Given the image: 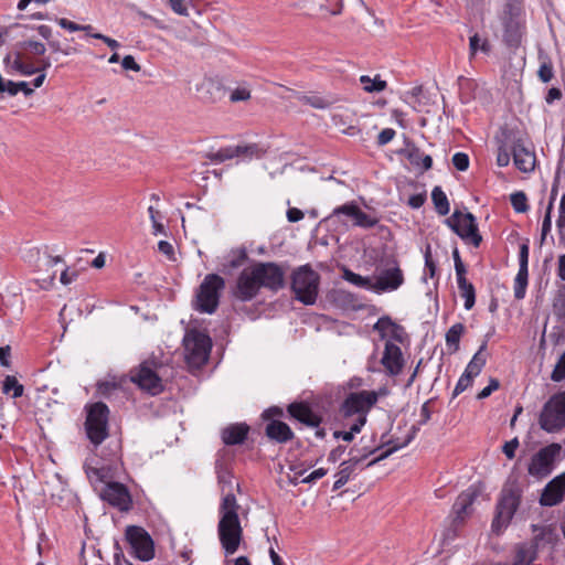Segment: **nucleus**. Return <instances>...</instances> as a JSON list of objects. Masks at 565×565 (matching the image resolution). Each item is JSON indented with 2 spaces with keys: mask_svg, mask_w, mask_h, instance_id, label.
<instances>
[{
  "mask_svg": "<svg viewBox=\"0 0 565 565\" xmlns=\"http://www.w3.org/2000/svg\"><path fill=\"white\" fill-rule=\"evenodd\" d=\"M511 152L515 167L522 172H530L535 167V154L522 139H512Z\"/></svg>",
  "mask_w": 565,
  "mask_h": 565,
  "instance_id": "a211bd4d",
  "label": "nucleus"
},
{
  "mask_svg": "<svg viewBox=\"0 0 565 565\" xmlns=\"http://www.w3.org/2000/svg\"><path fill=\"white\" fill-rule=\"evenodd\" d=\"M250 98V89L246 85H242L232 90L230 100L232 103L246 102Z\"/></svg>",
  "mask_w": 565,
  "mask_h": 565,
  "instance_id": "a18cd8bd",
  "label": "nucleus"
},
{
  "mask_svg": "<svg viewBox=\"0 0 565 565\" xmlns=\"http://www.w3.org/2000/svg\"><path fill=\"white\" fill-rule=\"evenodd\" d=\"M359 81L362 88L367 93H380L387 86L386 81H383L380 75H376L374 78H371L367 75H362Z\"/></svg>",
  "mask_w": 565,
  "mask_h": 565,
  "instance_id": "2f4dec72",
  "label": "nucleus"
},
{
  "mask_svg": "<svg viewBox=\"0 0 565 565\" xmlns=\"http://www.w3.org/2000/svg\"><path fill=\"white\" fill-rule=\"evenodd\" d=\"M376 449H363L360 454L359 450L352 448L350 450V458L340 465V470L335 473V481L333 483V491L341 489L351 478L358 466L365 460L370 455L375 452Z\"/></svg>",
  "mask_w": 565,
  "mask_h": 565,
  "instance_id": "2eb2a0df",
  "label": "nucleus"
},
{
  "mask_svg": "<svg viewBox=\"0 0 565 565\" xmlns=\"http://www.w3.org/2000/svg\"><path fill=\"white\" fill-rule=\"evenodd\" d=\"M519 447V440L518 438H513L511 439L510 441H507L504 445H503V454L509 458V459H512L514 458L515 456V450L516 448Z\"/></svg>",
  "mask_w": 565,
  "mask_h": 565,
  "instance_id": "052dcab7",
  "label": "nucleus"
},
{
  "mask_svg": "<svg viewBox=\"0 0 565 565\" xmlns=\"http://www.w3.org/2000/svg\"><path fill=\"white\" fill-rule=\"evenodd\" d=\"M343 278L356 287L364 288L367 290H373L374 282L372 281V279L370 277H364V276L353 273L350 269H344Z\"/></svg>",
  "mask_w": 565,
  "mask_h": 565,
  "instance_id": "72a5a7b5",
  "label": "nucleus"
},
{
  "mask_svg": "<svg viewBox=\"0 0 565 565\" xmlns=\"http://www.w3.org/2000/svg\"><path fill=\"white\" fill-rule=\"evenodd\" d=\"M23 385L18 382V380L8 375L3 381V393L9 394L12 392V397L18 398L23 395Z\"/></svg>",
  "mask_w": 565,
  "mask_h": 565,
  "instance_id": "58836bf2",
  "label": "nucleus"
},
{
  "mask_svg": "<svg viewBox=\"0 0 565 565\" xmlns=\"http://www.w3.org/2000/svg\"><path fill=\"white\" fill-rule=\"evenodd\" d=\"M345 425H349V430H347V431L335 430L333 433V437L335 439H342L344 441L350 443L353 440L354 434H358L361 430H353V423L352 424L347 423Z\"/></svg>",
  "mask_w": 565,
  "mask_h": 565,
  "instance_id": "6e6d98bb",
  "label": "nucleus"
},
{
  "mask_svg": "<svg viewBox=\"0 0 565 565\" xmlns=\"http://www.w3.org/2000/svg\"><path fill=\"white\" fill-rule=\"evenodd\" d=\"M452 258H454V263H455L456 277L466 275L467 269H466L465 264L461 260L459 250L457 248H455L452 252Z\"/></svg>",
  "mask_w": 565,
  "mask_h": 565,
  "instance_id": "bf43d9fd",
  "label": "nucleus"
},
{
  "mask_svg": "<svg viewBox=\"0 0 565 565\" xmlns=\"http://www.w3.org/2000/svg\"><path fill=\"white\" fill-rule=\"evenodd\" d=\"M249 426L245 423H235L224 427L221 431L222 441L227 446L242 445L247 439Z\"/></svg>",
  "mask_w": 565,
  "mask_h": 565,
  "instance_id": "5701e85b",
  "label": "nucleus"
},
{
  "mask_svg": "<svg viewBox=\"0 0 565 565\" xmlns=\"http://www.w3.org/2000/svg\"><path fill=\"white\" fill-rule=\"evenodd\" d=\"M236 157L244 159L260 158L265 150L262 149L257 143L250 145H238L235 146Z\"/></svg>",
  "mask_w": 565,
  "mask_h": 565,
  "instance_id": "473e14b6",
  "label": "nucleus"
},
{
  "mask_svg": "<svg viewBox=\"0 0 565 565\" xmlns=\"http://www.w3.org/2000/svg\"><path fill=\"white\" fill-rule=\"evenodd\" d=\"M445 223L450 227L465 243L479 247L482 236L479 233L476 217L470 212L462 213L456 210L451 216L446 218Z\"/></svg>",
  "mask_w": 565,
  "mask_h": 565,
  "instance_id": "9d476101",
  "label": "nucleus"
},
{
  "mask_svg": "<svg viewBox=\"0 0 565 565\" xmlns=\"http://www.w3.org/2000/svg\"><path fill=\"white\" fill-rule=\"evenodd\" d=\"M565 495V473L552 479L543 489L540 504L543 507H553L562 502Z\"/></svg>",
  "mask_w": 565,
  "mask_h": 565,
  "instance_id": "aec40b11",
  "label": "nucleus"
},
{
  "mask_svg": "<svg viewBox=\"0 0 565 565\" xmlns=\"http://www.w3.org/2000/svg\"><path fill=\"white\" fill-rule=\"evenodd\" d=\"M511 141L510 137L505 136L504 140H499L497 164L499 167H507L511 158Z\"/></svg>",
  "mask_w": 565,
  "mask_h": 565,
  "instance_id": "c9c22d12",
  "label": "nucleus"
},
{
  "mask_svg": "<svg viewBox=\"0 0 565 565\" xmlns=\"http://www.w3.org/2000/svg\"><path fill=\"white\" fill-rule=\"evenodd\" d=\"M426 201V193H417L409 196L407 204L412 209H419L424 205Z\"/></svg>",
  "mask_w": 565,
  "mask_h": 565,
  "instance_id": "e2e57ef3",
  "label": "nucleus"
},
{
  "mask_svg": "<svg viewBox=\"0 0 565 565\" xmlns=\"http://www.w3.org/2000/svg\"><path fill=\"white\" fill-rule=\"evenodd\" d=\"M121 66L127 71H134V72L140 71V65L136 62V60L132 55L124 56V58L121 61Z\"/></svg>",
  "mask_w": 565,
  "mask_h": 565,
  "instance_id": "0e129e2a",
  "label": "nucleus"
},
{
  "mask_svg": "<svg viewBox=\"0 0 565 565\" xmlns=\"http://www.w3.org/2000/svg\"><path fill=\"white\" fill-rule=\"evenodd\" d=\"M225 288V280L217 274L204 277L196 294L195 309L204 313H214L220 303L221 291Z\"/></svg>",
  "mask_w": 565,
  "mask_h": 565,
  "instance_id": "0eeeda50",
  "label": "nucleus"
},
{
  "mask_svg": "<svg viewBox=\"0 0 565 565\" xmlns=\"http://www.w3.org/2000/svg\"><path fill=\"white\" fill-rule=\"evenodd\" d=\"M87 478L90 482L103 483L98 490L99 497L103 501L107 502L113 508L120 512H128L132 508V498L128 488L120 482L111 481V476L106 468H86Z\"/></svg>",
  "mask_w": 565,
  "mask_h": 565,
  "instance_id": "f03ea898",
  "label": "nucleus"
},
{
  "mask_svg": "<svg viewBox=\"0 0 565 565\" xmlns=\"http://www.w3.org/2000/svg\"><path fill=\"white\" fill-rule=\"evenodd\" d=\"M260 288L277 292L285 287V270L276 263H256L252 266Z\"/></svg>",
  "mask_w": 565,
  "mask_h": 565,
  "instance_id": "ddd939ff",
  "label": "nucleus"
},
{
  "mask_svg": "<svg viewBox=\"0 0 565 565\" xmlns=\"http://www.w3.org/2000/svg\"><path fill=\"white\" fill-rule=\"evenodd\" d=\"M186 360L191 365L202 366L207 360L212 348L211 338L200 331H190L184 337Z\"/></svg>",
  "mask_w": 565,
  "mask_h": 565,
  "instance_id": "f8f14e48",
  "label": "nucleus"
},
{
  "mask_svg": "<svg viewBox=\"0 0 565 565\" xmlns=\"http://www.w3.org/2000/svg\"><path fill=\"white\" fill-rule=\"evenodd\" d=\"M490 53L491 45L487 39H481L478 33H475L469 39V53L473 57L478 52Z\"/></svg>",
  "mask_w": 565,
  "mask_h": 565,
  "instance_id": "f704fd0d",
  "label": "nucleus"
},
{
  "mask_svg": "<svg viewBox=\"0 0 565 565\" xmlns=\"http://www.w3.org/2000/svg\"><path fill=\"white\" fill-rule=\"evenodd\" d=\"M19 46L34 55H43L46 51V47L42 42L32 40L20 42Z\"/></svg>",
  "mask_w": 565,
  "mask_h": 565,
  "instance_id": "c03bdc74",
  "label": "nucleus"
},
{
  "mask_svg": "<svg viewBox=\"0 0 565 565\" xmlns=\"http://www.w3.org/2000/svg\"><path fill=\"white\" fill-rule=\"evenodd\" d=\"M259 289L254 269L249 267L239 274L233 294L241 301H249L258 295Z\"/></svg>",
  "mask_w": 565,
  "mask_h": 565,
  "instance_id": "f3484780",
  "label": "nucleus"
},
{
  "mask_svg": "<svg viewBox=\"0 0 565 565\" xmlns=\"http://www.w3.org/2000/svg\"><path fill=\"white\" fill-rule=\"evenodd\" d=\"M510 202L518 213H524L529 210L527 198L524 192H515L511 194Z\"/></svg>",
  "mask_w": 565,
  "mask_h": 565,
  "instance_id": "a19ab883",
  "label": "nucleus"
},
{
  "mask_svg": "<svg viewBox=\"0 0 565 565\" xmlns=\"http://www.w3.org/2000/svg\"><path fill=\"white\" fill-rule=\"evenodd\" d=\"M393 320L388 316L381 317L374 324V330L377 331L382 339L387 337L388 331L393 326Z\"/></svg>",
  "mask_w": 565,
  "mask_h": 565,
  "instance_id": "49530a36",
  "label": "nucleus"
},
{
  "mask_svg": "<svg viewBox=\"0 0 565 565\" xmlns=\"http://www.w3.org/2000/svg\"><path fill=\"white\" fill-rule=\"evenodd\" d=\"M359 206L354 202H349L343 205L337 206L331 214V217L345 215L350 217L352 221L355 218V213L358 212Z\"/></svg>",
  "mask_w": 565,
  "mask_h": 565,
  "instance_id": "79ce46f5",
  "label": "nucleus"
},
{
  "mask_svg": "<svg viewBox=\"0 0 565 565\" xmlns=\"http://www.w3.org/2000/svg\"><path fill=\"white\" fill-rule=\"evenodd\" d=\"M499 381L497 379H491L489 384L478 393L477 398L483 399L489 397L494 391L499 388Z\"/></svg>",
  "mask_w": 565,
  "mask_h": 565,
  "instance_id": "5fc2aeb1",
  "label": "nucleus"
},
{
  "mask_svg": "<svg viewBox=\"0 0 565 565\" xmlns=\"http://www.w3.org/2000/svg\"><path fill=\"white\" fill-rule=\"evenodd\" d=\"M170 7L179 15H188V8L184 4V0H169Z\"/></svg>",
  "mask_w": 565,
  "mask_h": 565,
  "instance_id": "338daca9",
  "label": "nucleus"
},
{
  "mask_svg": "<svg viewBox=\"0 0 565 565\" xmlns=\"http://www.w3.org/2000/svg\"><path fill=\"white\" fill-rule=\"evenodd\" d=\"M539 424L547 433H555L565 427V392L554 394L544 404Z\"/></svg>",
  "mask_w": 565,
  "mask_h": 565,
  "instance_id": "1a4fd4ad",
  "label": "nucleus"
},
{
  "mask_svg": "<svg viewBox=\"0 0 565 565\" xmlns=\"http://www.w3.org/2000/svg\"><path fill=\"white\" fill-rule=\"evenodd\" d=\"M404 282V276L401 268L396 265L384 269L376 278L373 285V291L385 292L398 289Z\"/></svg>",
  "mask_w": 565,
  "mask_h": 565,
  "instance_id": "6ab92c4d",
  "label": "nucleus"
},
{
  "mask_svg": "<svg viewBox=\"0 0 565 565\" xmlns=\"http://www.w3.org/2000/svg\"><path fill=\"white\" fill-rule=\"evenodd\" d=\"M503 41L509 46H518L522 38V12L503 10L501 15Z\"/></svg>",
  "mask_w": 565,
  "mask_h": 565,
  "instance_id": "dca6fc26",
  "label": "nucleus"
},
{
  "mask_svg": "<svg viewBox=\"0 0 565 565\" xmlns=\"http://www.w3.org/2000/svg\"><path fill=\"white\" fill-rule=\"evenodd\" d=\"M486 349H487V342H483L479 350L475 353L471 361L468 363L465 374L468 375L471 379H475L478 376L482 370V367L486 365L487 356H486Z\"/></svg>",
  "mask_w": 565,
  "mask_h": 565,
  "instance_id": "bb28decb",
  "label": "nucleus"
},
{
  "mask_svg": "<svg viewBox=\"0 0 565 565\" xmlns=\"http://www.w3.org/2000/svg\"><path fill=\"white\" fill-rule=\"evenodd\" d=\"M384 394V391H360L348 394L340 406L342 418L344 420L353 418V430H361L366 423L369 412Z\"/></svg>",
  "mask_w": 565,
  "mask_h": 565,
  "instance_id": "7ed1b4c3",
  "label": "nucleus"
},
{
  "mask_svg": "<svg viewBox=\"0 0 565 565\" xmlns=\"http://www.w3.org/2000/svg\"><path fill=\"white\" fill-rule=\"evenodd\" d=\"M3 62L10 73H12V72L19 73L23 65L22 55L20 52H14V53L8 54L4 57Z\"/></svg>",
  "mask_w": 565,
  "mask_h": 565,
  "instance_id": "37998d69",
  "label": "nucleus"
},
{
  "mask_svg": "<svg viewBox=\"0 0 565 565\" xmlns=\"http://www.w3.org/2000/svg\"><path fill=\"white\" fill-rule=\"evenodd\" d=\"M552 230V203L547 204L546 212L543 218L542 223V231H541V243H544L547 234Z\"/></svg>",
  "mask_w": 565,
  "mask_h": 565,
  "instance_id": "de8ad7c7",
  "label": "nucleus"
},
{
  "mask_svg": "<svg viewBox=\"0 0 565 565\" xmlns=\"http://www.w3.org/2000/svg\"><path fill=\"white\" fill-rule=\"evenodd\" d=\"M266 436L278 444H285L294 439L295 434L291 428L284 422L271 419L265 428Z\"/></svg>",
  "mask_w": 565,
  "mask_h": 565,
  "instance_id": "393cba45",
  "label": "nucleus"
},
{
  "mask_svg": "<svg viewBox=\"0 0 565 565\" xmlns=\"http://www.w3.org/2000/svg\"><path fill=\"white\" fill-rule=\"evenodd\" d=\"M463 332L465 326L460 322L452 324L446 332V344L452 352L459 349L460 338Z\"/></svg>",
  "mask_w": 565,
  "mask_h": 565,
  "instance_id": "7c9ffc66",
  "label": "nucleus"
},
{
  "mask_svg": "<svg viewBox=\"0 0 565 565\" xmlns=\"http://www.w3.org/2000/svg\"><path fill=\"white\" fill-rule=\"evenodd\" d=\"M379 220L365 212H363L360 207L355 213V218L353 221V225L362 227V228H371L377 224Z\"/></svg>",
  "mask_w": 565,
  "mask_h": 565,
  "instance_id": "ea45409f",
  "label": "nucleus"
},
{
  "mask_svg": "<svg viewBox=\"0 0 565 565\" xmlns=\"http://www.w3.org/2000/svg\"><path fill=\"white\" fill-rule=\"evenodd\" d=\"M431 200L435 205V209L439 215H447L449 213L450 206L449 201L447 199L446 193L443 191L440 186H435L431 191Z\"/></svg>",
  "mask_w": 565,
  "mask_h": 565,
  "instance_id": "c756f323",
  "label": "nucleus"
},
{
  "mask_svg": "<svg viewBox=\"0 0 565 565\" xmlns=\"http://www.w3.org/2000/svg\"><path fill=\"white\" fill-rule=\"evenodd\" d=\"M125 539L130 546V553L139 561L149 562L154 557V542L142 526L128 525Z\"/></svg>",
  "mask_w": 565,
  "mask_h": 565,
  "instance_id": "9b49d317",
  "label": "nucleus"
},
{
  "mask_svg": "<svg viewBox=\"0 0 565 565\" xmlns=\"http://www.w3.org/2000/svg\"><path fill=\"white\" fill-rule=\"evenodd\" d=\"M55 21L61 28H63L70 32H76V31H79V29H81V24H77L73 21L65 19V18H56Z\"/></svg>",
  "mask_w": 565,
  "mask_h": 565,
  "instance_id": "69168bd1",
  "label": "nucleus"
},
{
  "mask_svg": "<svg viewBox=\"0 0 565 565\" xmlns=\"http://www.w3.org/2000/svg\"><path fill=\"white\" fill-rule=\"evenodd\" d=\"M212 162L221 163L236 157L235 146L221 148L216 152H210L206 156Z\"/></svg>",
  "mask_w": 565,
  "mask_h": 565,
  "instance_id": "4c0bfd02",
  "label": "nucleus"
},
{
  "mask_svg": "<svg viewBox=\"0 0 565 565\" xmlns=\"http://www.w3.org/2000/svg\"><path fill=\"white\" fill-rule=\"evenodd\" d=\"M522 492L519 481L515 478H509L495 507V514L491 524L494 533L500 534L508 527L520 505Z\"/></svg>",
  "mask_w": 565,
  "mask_h": 565,
  "instance_id": "20e7f679",
  "label": "nucleus"
},
{
  "mask_svg": "<svg viewBox=\"0 0 565 565\" xmlns=\"http://www.w3.org/2000/svg\"><path fill=\"white\" fill-rule=\"evenodd\" d=\"M472 382H473V379H471L468 375H466L465 373H462L455 386V390L452 392V397H456L459 394H461L463 391H466L469 386L472 385Z\"/></svg>",
  "mask_w": 565,
  "mask_h": 565,
  "instance_id": "3c124183",
  "label": "nucleus"
},
{
  "mask_svg": "<svg viewBox=\"0 0 565 565\" xmlns=\"http://www.w3.org/2000/svg\"><path fill=\"white\" fill-rule=\"evenodd\" d=\"M537 74H539L540 79L543 83H548L554 76L552 64L551 63L541 64Z\"/></svg>",
  "mask_w": 565,
  "mask_h": 565,
  "instance_id": "864d4df0",
  "label": "nucleus"
},
{
  "mask_svg": "<svg viewBox=\"0 0 565 565\" xmlns=\"http://www.w3.org/2000/svg\"><path fill=\"white\" fill-rule=\"evenodd\" d=\"M478 497V490L469 487L466 491L460 493L452 505V511L456 514L455 521L462 522L470 512V507Z\"/></svg>",
  "mask_w": 565,
  "mask_h": 565,
  "instance_id": "b1692460",
  "label": "nucleus"
},
{
  "mask_svg": "<svg viewBox=\"0 0 565 565\" xmlns=\"http://www.w3.org/2000/svg\"><path fill=\"white\" fill-rule=\"evenodd\" d=\"M396 132L394 129L392 128H385L383 129L379 136H377V145L379 146H385L387 145L388 142H391L394 137H395Z\"/></svg>",
  "mask_w": 565,
  "mask_h": 565,
  "instance_id": "13d9d810",
  "label": "nucleus"
},
{
  "mask_svg": "<svg viewBox=\"0 0 565 565\" xmlns=\"http://www.w3.org/2000/svg\"><path fill=\"white\" fill-rule=\"evenodd\" d=\"M537 557L536 539L532 542L519 543L515 546L514 561L510 565H531Z\"/></svg>",
  "mask_w": 565,
  "mask_h": 565,
  "instance_id": "a878e982",
  "label": "nucleus"
},
{
  "mask_svg": "<svg viewBox=\"0 0 565 565\" xmlns=\"http://www.w3.org/2000/svg\"><path fill=\"white\" fill-rule=\"evenodd\" d=\"M563 225H565V193L562 195L559 203V213L556 220L557 227H562Z\"/></svg>",
  "mask_w": 565,
  "mask_h": 565,
  "instance_id": "774afa93",
  "label": "nucleus"
},
{
  "mask_svg": "<svg viewBox=\"0 0 565 565\" xmlns=\"http://www.w3.org/2000/svg\"><path fill=\"white\" fill-rule=\"evenodd\" d=\"M417 431H418V428L416 426H412L407 438L405 439V441L402 445H396V446L387 449L385 452L381 454L379 457H376L375 459H373L369 463H366L365 467H371V466L377 463L379 461L387 458L390 455H392L397 449L407 446L415 438Z\"/></svg>",
  "mask_w": 565,
  "mask_h": 565,
  "instance_id": "e433bc0d",
  "label": "nucleus"
},
{
  "mask_svg": "<svg viewBox=\"0 0 565 565\" xmlns=\"http://www.w3.org/2000/svg\"><path fill=\"white\" fill-rule=\"evenodd\" d=\"M559 449L561 447L556 444L540 449L531 459L527 468L529 473L536 478L548 476L554 468L555 457Z\"/></svg>",
  "mask_w": 565,
  "mask_h": 565,
  "instance_id": "4468645a",
  "label": "nucleus"
},
{
  "mask_svg": "<svg viewBox=\"0 0 565 565\" xmlns=\"http://www.w3.org/2000/svg\"><path fill=\"white\" fill-rule=\"evenodd\" d=\"M452 164L459 171H466L469 168V157L465 152H456L452 156Z\"/></svg>",
  "mask_w": 565,
  "mask_h": 565,
  "instance_id": "8fccbe9b",
  "label": "nucleus"
},
{
  "mask_svg": "<svg viewBox=\"0 0 565 565\" xmlns=\"http://www.w3.org/2000/svg\"><path fill=\"white\" fill-rule=\"evenodd\" d=\"M457 284L460 296L465 299V309L471 310L476 303V290L471 282L466 278V275L457 277Z\"/></svg>",
  "mask_w": 565,
  "mask_h": 565,
  "instance_id": "cd10ccee",
  "label": "nucleus"
},
{
  "mask_svg": "<svg viewBox=\"0 0 565 565\" xmlns=\"http://www.w3.org/2000/svg\"><path fill=\"white\" fill-rule=\"evenodd\" d=\"M381 363L391 375L399 374L404 366L401 348L391 341H386Z\"/></svg>",
  "mask_w": 565,
  "mask_h": 565,
  "instance_id": "412c9836",
  "label": "nucleus"
},
{
  "mask_svg": "<svg viewBox=\"0 0 565 565\" xmlns=\"http://www.w3.org/2000/svg\"><path fill=\"white\" fill-rule=\"evenodd\" d=\"M551 377L555 382H559L565 379V353L561 356V359L556 363Z\"/></svg>",
  "mask_w": 565,
  "mask_h": 565,
  "instance_id": "603ef678",
  "label": "nucleus"
},
{
  "mask_svg": "<svg viewBox=\"0 0 565 565\" xmlns=\"http://www.w3.org/2000/svg\"><path fill=\"white\" fill-rule=\"evenodd\" d=\"M159 369H161V365L154 360H146L138 367L130 371V380L142 391L151 395H158L164 390Z\"/></svg>",
  "mask_w": 565,
  "mask_h": 565,
  "instance_id": "6e6552de",
  "label": "nucleus"
},
{
  "mask_svg": "<svg viewBox=\"0 0 565 565\" xmlns=\"http://www.w3.org/2000/svg\"><path fill=\"white\" fill-rule=\"evenodd\" d=\"M236 498L233 493H227L222 499L218 513L220 521L217 534L225 555H233L239 547L243 540V529L238 518Z\"/></svg>",
  "mask_w": 565,
  "mask_h": 565,
  "instance_id": "f257e3e1",
  "label": "nucleus"
},
{
  "mask_svg": "<svg viewBox=\"0 0 565 565\" xmlns=\"http://www.w3.org/2000/svg\"><path fill=\"white\" fill-rule=\"evenodd\" d=\"M527 280L522 278L514 279V297L515 299H523L525 297Z\"/></svg>",
  "mask_w": 565,
  "mask_h": 565,
  "instance_id": "4d7b16f0",
  "label": "nucleus"
},
{
  "mask_svg": "<svg viewBox=\"0 0 565 565\" xmlns=\"http://www.w3.org/2000/svg\"><path fill=\"white\" fill-rule=\"evenodd\" d=\"M327 475V469L319 468L301 479L302 483H312Z\"/></svg>",
  "mask_w": 565,
  "mask_h": 565,
  "instance_id": "680f3d73",
  "label": "nucleus"
},
{
  "mask_svg": "<svg viewBox=\"0 0 565 565\" xmlns=\"http://www.w3.org/2000/svg\"><path fill=\"white\" fill-rule=\"evenodd\" d=\"M288 413L292 418L309 427H319L322 422L321 416L306 403H291L288 406Z\"/></svg>",
  "mask_w": 565,
  "mask_h": 565,
  "instance_id": "4be33fe9",
  "label": "nucleus"
},
{
  "mask_svg": "<svg viewBox=\"0 0 565 565\" xmlns=\"http://www.w3.org/2000/svg\"><path fill=\"white\" fill-rule=\"evenodd\" d=\"M407 159L411 164L427 171L433 166V159L429 154L424 153L419 148L413 147L407 151Z\"/></svg>",
  "mask_w": 565,
  "mask_h": 565,
  "instance_id": "c85d7f7f",
  "label": "nucleus"
},
{
  "mask_svg": "<svg viewBox=\"0 0 565 565\" xmlns=\"http://www.w3.org/2000/svg\"><path fill=\"white\" fill-rule=\"evenodd\" d=\"M301 100L317 109H324L330 106V102L320 96H303Z\"/></svg>",
  "mask_w": 565,
  "mask_h": 565,
  "instance_id": "09e8293b",
  "label": "nucleus"
},
{
  "mask_svg": "<svg viewBox=\"0 0 565 565\" xmlns=\"http://www.w3.org/2000/svg\"><path fill=\"white\" fill-rule=\"evenodd\" d=\"M85 430L94 446H99L108 437L109 408L103 402L86 406Z\"/></svg>",
  "mask_w": 565,
  "mask_h": 565,
  "instance_id": "423d86ee",
  "label": "nucleus"
},
{
  "mask_svg": "<svg viewBox=\"0 0 565 565\" xmlns=\"http://www.w3.org/2000/svg\"><path fill=\"white\" fill-rule=\"evenodd\" d=\"M320 276L309 265L296 268L291 275L295 298L306 306L313 305L318 297Z\"/></svg>",
  "mask_w": 565,
  "mask_h": 565,
  "instance_id": "39448f33",
  "label": "nucleus"
}]
</instances>
